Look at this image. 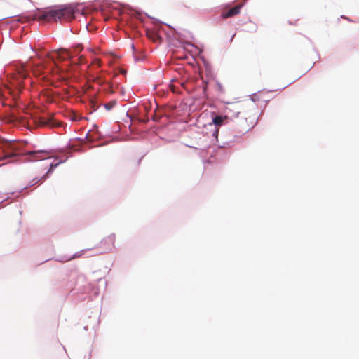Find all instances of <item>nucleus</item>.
I'll use <instances>...</instances> for the list:
<instances>
[{
    "mask_svg": "<svg viewBox=\"0 0 359 359\" xmlns=\"http://www.w3.org/2000/svg\"><path fill=\"white\" fill-rule=\"evenodd\" d=\"M74 18V11L72 6L48 8L46 11L37 10L27 20H38L44 21L71 20Z\"/></svg>",
    "mask_w": 359,
    "mask_h": 359,
    "instance_id": "obj_1",
    "label": "nucleus"
},
{
    "mask_svg": "<svg viewBox=\"0 0 359 359\" xmlns=\"http://www.w3.org/2000/svg\"><path fill=\"white\" fill-rule=\"evenodd\" d=\"M27 76V71L25 67L21 66L16 68L15 72L13 73L11 76V83L17 88V91L15 92L9 88H6L4 90L0 88V99L7 100L6 97V95H11L12 97L11 102L8 104L12 107H15L17 104L18 98L20 91L22 89L23 80L26 79ZM3 104H7L6 100L3 101Z\"/></svg>",
    "mask_w": 359,
    "mask_h": 359,
    "instance_id": "obj_2",
    "label": "nucleus"
},
{
    "mask_svg": "<svg viewBox=\"0 0 359 359\" xmlns=\"http://www.w3.org/2000/svg\"><path fill=\"white\" fill-rule=\"evenodd\" d=\"M34 122L39 126H48V127H57L59 126L60 124L56 123L53 117L46 118V117H34Z\"/></svg>",
    "mask_w": 359,
    "mask_h": 359,
    "instance_id": "obj_5",
    "label": "nucleus"
},
{
    "mask_svg": "<svg viewBox=\"0 0 359 359\" xmlns=\"http://www.w3.org/2000/svg\"><path fill=\"white\" fill-rule=\"evenodd\" d=\"M116 102L115 101H111V102H109L107 104H105V108L107 109V110H110L111 109L114 105L116 104Z\"/></svg>",
    "mask_w": 359,
    "mask_h": 359,
    "instance_id": "obj_11",
    "label": "nucleus"
},
{
    "mask_svg": "<svg viewBox=\"0 0 359 359\" xmlns=\"http://www.w3.org/2000/svg\"><path fill=\"white\" fill-rule=\"evenodd\" d=\"M236 124L240 128L241 132H247L253 128L257 121L255 116H252L247 111H236Z\"/></svg>",
    "mask_w": 359,
    "mask_h": 359,
    "instance_id": "obj_4",
    "label": "nucleus"
},
{
    "mask_svg": "<svg viewBox=\"0 0 359 359\" xmlns=\"http://www.w3.org/2000/svg\"><path fill=\"white\" fill-rule=\"evenodd\" d=\"M233 109H229V111H234L236 109H237V107L236 106H233Z\"/></svg>",
    "mask_w": 359,
    "mask_h": 359,
    "instance_id": "obj_16",
    "label": "nucleus"
},
{
    "mask_svg": "<svg viewBox=\"0 0 359 359\" xmlns=\"http://www.w3.org/2000/svg\"><path fill=\"white\" fill-rule=\"evenodd\" d=\"M95 81H96L98 83H102V79H101V77H100V76H97V77L95 78Z\"/></svg>",
    "mask_w": 359,
    "mask_h": 359,
    "instance_id": "obj_14",
    "label": "nucleus"
},
{
    "mask_svg": "<svg viewBox=\"0 0 359 359\" xmlns=\"http://www.w3.org/2000/svg\"><path fill=\"white\" fill-rule=\"evenodd\" d=\"M36 160H42L48 158V153L45 151H34L29 153Z\"/></svg>",
    "mask_w": 359,
    "mask_h": 359,
    "instance_id": "obj_7",
    "label": "nucleus"
},
{
    "mask_svg": "<svg viewBox=\"0 0 359 359\" xmlns=\"http://www.w3.org/2000/svg\"><path fill=\"white\" fill-rule=\"evenodd\" d=\"M83 56H80V57H79L80 62H83Z\"/></svg>",
    "mask_w": 359,
    "mask_h": 359,
    "instance_id": "obj_18",
    "label": "nucleus"
},
{
    "mask_svg": "<svg viewBox=\"0 0 359 359\" xmlns=\"http://www.w3.org/2000/svg\"><path fill=\"white\" fill-rule=\"evenodd\" d=\"M241 8V5L236 6L230 8L226 12H223L222 13V18H231L234 15H236L240 13Z\"/></svg>",
    "mask_w": 359,
    "mask_h": 359,
    "instance_id": "obj_6",
    "label": "nucleus"
},
{
    "mask_svg": "<svg viewBox=\"0 0 359 359\" xmlns=\"http://www.w3.org/2000/svg\"><path fill=\"white\" fill-rule=\"evenodd\" d=\"M92 65L100 67L102 65V62L100 59H95L93 61Z\"/></svg>",
    "mask_w": 359,
    "mask_h": 359,
    "instance_id": "obj_12",
    "label": "nucleus"
},
{
    "mask_svg": "<svg viewBox=\"0 0 359 359\" xmlns=\"http://www.w3.org/2000/svg\"><path fill=\"white\" fill-rule=\"evenodd\" d=\"M75 48V50H76V51H77V50L81 51V49H82V46H81V44H78V45H76V46H75V48Z\"/></svg>",
    "mask_w": 359,
    "mask_h": 359,
    "instance_id": "obj_13",
    "label": "nucleus"
},
{
    "mask_svg": "<svg viewBox=\"0 0 359 359\" xmlns=\"http://www.w3.org/2000/svg\"><path fill=\"white\" fill-rule=\"evenodd\" d=\"M39 74H42V71H41V69H39Z\"/></svg>",
    "mask_w": 359,
    "mask_h": 359,
    "instance_id": "obj_20",
    "label": "nucleus"
},
{
    "mask_svg": "<svg viewBox=\"0 0 359 359\" xmlns=\"http://www.w3.org/2000/svg\"><path fill=\"white\" fill-rule=\"evenodd\" d=\"M206 88H207V83H205V86H204V90H206Z\"/></svg>",
    "mask_w": 359,
    "mask_h": 359,
    "instance_id": "obj_21",
    "label": "nucleus"
},
{
    "mask_svg": "<svg viewBox=\"0 0 359 359\" xmlns=\"http://www.w3.org/2000/svg\"><path fill=\"white\" fill-rule=\"evenodd\" d=\"M227 119V116H215L212 118V123L217 126H221Z\"/></svg>",
    "mask_w": 359,
    "mask_h": 359,
    "instance_id": "obj_8",
    "label": "nucleus"
},
{
    "mask_svg": "<svg viewBox=\"0 0 359 359\" xmlns=\"http://www.w3.org/2000/svg\"><path fill=\"white\" fill-rule=\"evenodd\" d=\"M170 89H171V90H172V92H174V93L175 92V88H174V86H170Z\"/></svg>",
    "mask_w": 359,
    "mask_h": 359,
    "instance_id": "obj_17",
    "label": "nucleus"
},
{
    "mask_svg": "<svg viewBox=\"0 0 359 359\" xmlns=\"http://www.w3.org/2000/svg\"><path fill=\"white\" fill-rule=\"evenodd\" d=\"M56 54L57 55V57L60 58H62V60H65L66 57H70V53L69 51L66 49H60L56 52Z\"/></svg>",
    "mask_w": 359,
    "mask_h": 359,
    "instance_id": "obj_9",
    "label": "nucleus"
},
{
    "mask_svg": "<svg viewBox=\"0 0 359 359\" xmlns=\"http://www.w3.org/2000/svg\"><path fill=\"white\" fill-rule=\"evenodd\" d=\"M86 138L89 140V141H92L93 140L90 137L89 135H87L86 136Z\"/></svg>",
    "mask_w": 359,
    "mask_h": 359,
    "instance_id": "obj_19",
    "label": "nucleus"
},
{
    "mask_svg": "<svg viewBox=\"0 0 359 359\" xmlns=\"http://www.w3.org/2000/svg\"><path fill=\"white\" fill-rule=\"evenodd\" d=\"M217 86H218V88L220 91H222L223 90V88H222V86L220 83H218L217 84Z\"/></svg>",
    "mask_w": 359,
    "mask_h": 359,
    "instance_id": "obj_15",
    "label": "nucleus"
},
{
    "mask_svg": "<svg viewBox=\"0 0 359 359\" xmlns=\"http://www.w3.org/2000/svg\"><path fill=\"white\" fill-rule=\"evenodd\" d=\"M3 156L0 157V161L8 160V162H13L20 154V144L15 141L4 140L1 145Z\"/></svg>",
    "mask_w": 359,
    "mask_h": 359,
    "instance_id": "obj_3",
    "label": "nucleus"
},
{
    "mask_svg": "<svg viewBox=\"0 0 359 359\" xmlns=\"http://www.w3.org/2000/svg\"><path fill=\"white\" fill-rule=\"evenodd\" d=\"M103 241L104 243H110L111 247H114V243H115V235L114 234H111V235L108 236L107 238H105L104 239Z\"/></svg>",
    "mask_w": 359,
    "mask_h": 359,
    "instance_id": "obj_10",
    "label": "nucleus"
}]
</instances>
